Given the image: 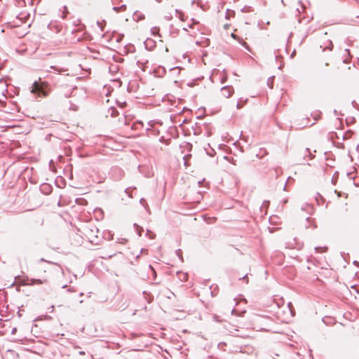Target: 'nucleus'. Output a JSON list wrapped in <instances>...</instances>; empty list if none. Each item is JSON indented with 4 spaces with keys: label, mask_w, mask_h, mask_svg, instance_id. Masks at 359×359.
I'll return each instance as SVG.
<instances>
[{
    "label": "nucleus",
    "mask_w": 359,
    "mask_h": 359,
    "mask_svg": "<svg viewBox=\"0 0 359 359\" xmlns=\"http://www.w3.org/2000/svg\"><path fill=\"white\" fill-rule=\"evenodd\" d=\"M128 306V304L126 302L123 304V306H120L119 309H121L123 310V309H126Z\"/></svg>",
    "instance_id": "23"
},
{
    "label": "nucleus",
    "mask_w": 359,
    "mask_h": 359,
    "mask_svg": "<svg viewBox=\"0 0 359 359\" xmlns=\"http://www.w3.org/2000/svg\"><path fill=\"white\" fill-rule=\"evenodd\" d=\"M157 2H161L162 0H156Z\"/></svg>",
    "instance_id": "49"
},
{
    "label": "nucleus",
    "mask_w": 359,
    "mask_h": 359,
    "mask_svg": "<svg viewBox=\"0 0 359 359\" xmlns=\"http://www.w3.org/2000/svg\"><path fill=\"white\" fill-rule=\"evenodd\" d=\"M67 287V285H63L62 287V288H65V287Z\"/></svg>",
    "instance_id": "53"
},
{
    "label": "nucleus",
    "mask_w": 359,
    "mask_h": 359,
    "mask_svg": "<svg viewBox=\"0 0 359 359\" xmlns=\"http://www.w3.org/2000/svg\"><path fill=\"white\" fill-rule=\"evenodd\" d=\"M51 187L48 184H43L41 187V190L44 194H49L50 192Z\"/></svg>",
    "instance_id": "7"
},
{
    "label": "nucleus",
    "mask_w": 359,
    "mask_h": 359,
    "mask_svg": "<svg viewBox=\"0 0 359 359\" xmlns=\"http://www.w3.org/2000/svg\"><path fill=\"white\" fill-rule=\"evenodd\" d=\"M176 254L178 256V257L180 259L181 261H183V257H182V252L181 250H176Z\"/></svg>",
    "instance_id": "16"
},
{
    "label": "nucleus",
    "mask_w": 359,
    "mask_h": 359,
    "mask_svg": "<svg viewBox=\"0 0 359 359\" xmlns=\"http://www.w3.org/2000/svg\"><path fill=\"white\" fill-rule=\"evenodd\" d=\"M353 134V131L347 130L346 133L342 134V140H346L351 138Z\"/></svg>",
    "instance_id": "6"
},
{
    "label": "nucleus",
    "mask_w": 359,
    "mask_h": 359,
    "mask_svg": "<svg viewBox=\"0 0 359 359\" xmlns=\"http://www.w3.org/2000/svg\"><path fill=\"white\" fill-rule=\"evenodd\" d=\"M305 9V6L302 4L301 1L299 2L298 7L296 8L295 13H296V18L297 19V22L300 23L302 22V18L299 17V15L303 12Z\"/></svg>",
    "instance_id": "4"
},
{
    "label": "nucleus",
    "mask_w": 359,
    "mask_h": 359,
    "mask_svg": "<svg viewBox=\"0 0 359 359\" xmlns=\"http://www.w3.org/2000/svg\"><path fill=\"white\" fill-rule=\"evenodd\" d=\"M315 155L312 154L309 148L296 149L294 152V163L297 165H310L309 163H305L304 161L313 159Z\"/></svg>",
    "instance_id": "1"
},
{
    "label": "nucleus",
    "mask_w": 359,
    "mask_h": 359,
    "mask_svg": "<svg viewBox=\"0 0 359 359\" xmlns=\"http://www.w3.org/2000/svg\"><path fill=\"white\" fill-rule=\"evenodd\" d=\"M290 178H291L290 177H288L287 181H289L290 180Z\"/></svg>",
    "instance_id": "52"
},
{
    "label": "nucleus",
    "mask_w": 359,
    "mask_h": 359,
    "mask_svg": "<svg viewBox=\"0 0 359 359\" xmlns=\"http://www.w3.org/2000/svg\"><path fill=\"white\" fill-rule=\"evenodd\" d=\"M67 13H68L67 8V6H65L62 7V15H61L62 18L65 19L66 18Z\"/></svg>",
    "instance_id": "12"
},
{
    "label": "nucleus",
    "mask_w": 359,
    "mask_h": 359,
    "mask_svg": "<svg viewBox=\"0 0 359 359\" xmlns=\"http://www.w3.org/2000/svg\"><path fill=\"white\" fill-rule=\"evenodd\" d=\"M227 11H228V12H229V13H234V11H229V10H228ZM227 15H230V13H228Z\"/></svg>",
    "instance_id": "37"
},
{
    "label": "nucleus",
    "mask_w": 359,
    "mask_h": 359,
    "mask_svg": "<svg viewBox=\"0 0 359 359\" xmlns=\"http://www.w3.org/2000/svg\"><path fill=\"white\" fill-rule=\"evenodd\" d=\"M126 241V238H121L118 241V243H121V244H124L125 242Z\"/></svg>",
    "instance_id": "27"
},
{
    "label": "nucleus",
    "mask_w": 359,
    "mask_h": 359,
    "mask_svg": "<svg viewBox=\"0 0 359 359\" xmlns=\"http://www.w3.org/2000/svg\"><path fill=\"white\" fill-rule=\"evenodd\" d=\"M214 318L215 319V320H216V321H220V320L218 319L217 316H216L214 317Z\"/></svg>",
    "instance_id": "34"
},
{
    "label": "nucleus",
    "mask_w": 359,
    "mask_h": 359,
    "mask_svg": "<svg viewBox=\"0 0 359 359\" xmlns=\"http://www.w3.org/2000/svg\"><path fill=\"white\" fill-rule=\"evenodd\" d=\"M130 189H131V188H130V187L127 188V189L125 190V192H126V194L129 197L132 198L133 196H132V194H131V192H130Z\"/></svg>",
    "instance_id": "19"
},
{
    "label": "nucleus",
    "mask_w": 359,
    "mask_h": 359,
    "mask_svg": "<svg viewBox=\"0 0 359 359\" xmlns=\"http://www.w3.org/2000/svg\"><path fill=\"white\" fill-rule=\"evenodd\" d=\"M345 51H346V53H347L348 54H350V50H349V49L346 48V49H345Z\"/></svg>",
    "instance_id": "33"
},
{
    "label": "nucleus",
    "mask_w": 359,
    "mask_h": 359,
    "mask_svg": "<svg viewBox=\"0 0 359 359\" xmlns=\"http://www.w3.org/2000/svg\"><path fill=\"white\" fill-rule=\"evenodd\" d=\"M179 18L182 21L185 20V19H184V14L183 13H182V12L179 13Z\"/></svg>",
    "instance_id": "21"
},
{
    "label": "nucleus",
    "mask_w": 359,
    "mask_h": 359,
    "mask_svg": "<svg viewBox=\"0 0 359 359\" xmlns=\"http://www.w3.org/2000/svg\"><path fill=\"white\" fill-rule=\"evenodd\" d=\"M142 18H141V16H139V17H138V19H139V20H141V19H142Z\"/></svg>",
    "instance_id": "44"
},
{
    "label": "nucleus",
    "mask_w": 359,
    "mask_h": 359,
    "mask_svg": "<svg viewBox=\"0 0 359 359\" xmlns=\"http://www.w3.org/2000/svg\"><path fill=\"white\" fill-rule=\"evenodd\" d=\"M68 292H74L75 290H74L73 287H70L67 290Z\"/></svg>",
    "instance_id": "30"
},
{
    "label": "nucleus",
    "mask_w": 359,
    "mask_h": 359,
    "mask_svg": "<svg viewBox=\"0 0 359 359\" xmlns=\"http://www.w3.org/2000/svg\"><path fill=\"white\" fill-rule=\"evenodd\" d=\"M243 107V104H241L240 102H238L236 104L237 109H241Z\"/></svg>",
    "instance_id": "29"
},
{
    "label": "nucleus",
    "mask_w": 359,
    "mask_h": 359,
    "mask_svg": "<svg viewBox=\"0 0 359 359\" xmlns=\"http://www.w3.org/2000/svg\"><path fill=\"white\" fill-rule=\"evenodd\" d=\"M83 292H81L80 293V296H83Z\"/></svg>",
    "instance_id": "48"
},
{
    "label": "nucleus",
    "mask_w": 359,
    "mask_h": 359,
    "mask_svg": "<svg viewBox=\"0 0 359 359\" xmlns=\"http://www.w3.org/2000/svg\"><path fill=\"white\" fill-rule=\"evenodd\" d=\"M327 48L330 50H332V48H333V43L332 41H329V45L327 46Z\"/></svg>",
    "instance_id": "22"
},
{
    "label": "nucleus",
    "mask_w": 359,
    "mask_h": 359,
    "mask_svg": "<svg viewBox=\"0 0 359 359\" xmlns=\"http://www.w3.org/2000/svg\"><path fill=\"white\" fill-rule=\"evenodd\" d=\"M109 111H111V116L112 117H116L118 115V111L114 108H111Z\"/></svg>",
    "instance_id": "14"
},
{
    "label": "nucleus",
    "mask_w": 359,
    "mask_h": 359,
    "mask_svg": "<svg viewBox=\"0 0 359 359\" xmlns=\"http://www.w3.org/2000/svg\"><path fill=\"white\" fill-rule=\"evenodd\" d=\"M149 43H154V41H153L152 40L147 39V40L144 42L145 46H146V47H147V46H148Z\"/></svg>",
    "instance_id": "24"
},
{
    "label": "nucleus",
    "mask_w": 359,
    "mask_h": 359,
    "mask_svg": "<svg viewBox=\"0 0 359 359\" xmlns=\"http://www.w3.org/2000/svg\"><path fill=\"white\" fill-rule=\"evenodd\" d=\"M332 183L334 184L335 183V180H334V178H332Z\"/></svg>",
    "instance_id": "42"
},
{
    "label": "nucleus",
    "mask_w": 359,
    "mask_h": 359,
    "mask_svg": "<svg viewBox=\"0 0 359 359\" xmlns=\"http://www.w3.org/2000/svg\"><path fill=\"white\" fill-rule=\"evenodd\" d=\"M136 226V230L138 232L139 236H141V231H143L142 228L137 226L136 224H134Z\"/></svg>",
    "instance_id": "18"
},
{
    "label": "nucleus",
    "mask_w": 359,
    "mask_h": 359,
    "mask_svg": "<svg viewBox=\"0 0 359 359\" xmlns=\"http://www.w3.org/2000/svg\"><path fill=\"white\" fill-rule=\"evenodd\" d=\"M268 204H269L268 201H264L261 208H262L264 206H267Z\"/></svg>",
    "instance_id": "28"
},
{
    "label": "nucleus",
    "mask_w": 359,
    "mask_h": 359,
    "mask_svg": "<svg viewBox=\"0 0 359 359\" xmlns=\"http://www.w3.org/2000/svg\"><path fill=\"white\" fill-rule=\"evenodd\" d=\"M49 69H53V70H55V71L57 72L59 74H60L61 72H65V69H63V68H59V67H56V66H50V67H49Z\"/></svg>",
    "instance_id": "11"
},
{
    "label": "nucleus",
    "mask_w": 359,
    "mask_h": 359,
    "mask_svg": "<svg viewBox=\"0 0 359 359\" xmlns=\"http://www.w3.org/2000/svg\"><path fill=\"white\" fill-rule=\"evenodd\" d=\"M306 220H307L308 222H309V220H310V217H306Z\"/></svg>",
    "instance_id": "43"
},
{
    "label": "nucleus",
    "mask_w": 359,
    "mask_h": 359,
    "mask_svg": "<svg viewBox=\"0 0 359 359\" xmlns=\"http://www.w3.org/2000/svg\"><path fill=\"white\" fill-rule=\"evenodd\" d=\"M184 30L187 31L188 29H187V28L184 27Z\"/></svg>",
    "instance_id": "50"
},
{
    "label": "nucleus",
    "mask_w": 359,
    "mask_h": 359,
    "mask_svg": "<svg viewBox=\"0 0 359 359\" xmlns=\"http://www.w3.org/2000/svg\"><path fill=\"white\" fill-rule=\"evenodd\" d=\"M76 90H78V88L76 87H75V88H72V93H71L70 95H66L65 96L67 97H70V96H74V93Z\"/></svg>",
    "instance_id": "17"
},
{
    "label": "nucleus",
    "mask_w": 359,
    "mask_h": 359,
    "mask_svg": "<svg viewBox=\"0 0 359 359\" xmlns=\"http://www.w3.org/2000/svg\"><path fill=\"white\" fill-rule=\"evenodd\" d=\"M233 93V88L231 86H224L221 88V94L225 98L230 97Z\"/></svg>",
    "instance_id": "3"
},
{
    "label": "nucleus",
    "mask_w": 359,
    "mask_h": 359,
    "mask_svg": "<svg viewBox=\"0 0 359 359\" xmlns=\"http://www.w3.org/2000/svg\"><path fill=\"white\" fill-rule=\"evenodd\" d=\"M327 248L326 247H324V248H322V247H316L315 248V250L316 252H325L327 250Z\"/></svg>",
    "instance_id": "15"
},
{
    "label": "nucleus",
    "mask_w": 359,
    "mask_h": 359,
    "mask_svg": "<svg viewBox=\"0 0 359 359\" xmlns=\"http://www.w3.org/2000/svg\"><path fill=\"white\" fill-rule=\"evenodd\" d=\"M292 53H293V57H294L295 56V55H296L295 49H293Z\"/></svg>",
    "instance_id": "32"
},
{
    "label": "nucleus",
    "mask_w": 359,
    "mask_h": 359,
    "mask_svg": "<svg viewBox=\"0 0 359 359\" xmlns=\"http://www.w3.org/2000/svg\"><path fill=\"white\" fill-rule=\"evenodd\" d=\"M46 283V280L31 278L29 280V283L28 284L30 285H34L43 284V283Z\"/></svg>",
    "instance_id": "5"
},
{
    "label": "nucleus",
    "mask_w": 359,
    "mask_h": 359,
    "mask_svg": "<svg viewBox=\"0 0 359 359\" xmlns=\"http://www.w3.org/2000/svg\"><path fill=\"white\" fill-rule=\"evenodd\" d=\"M41 262H47L46 260H45L43 258H41Z\"/></svg>",
    "instance_id": "38"
},
{
    "label": "nucleus",
    "mask_w": 359,
    "mask_h": 359,
    "mask_svg": "<svg viewBox=\"0 0 359 359\" xmlns=\"http://www.w3.org/2000/svg\"><path fill=\"white\" fill-rule=\"evenodd\" d=\"M292 36V33H290V34L289 35V38H290Z\"/></svg>",
    "instance_id": "51"
},
{
    "label": "nucleus",
    "mask_w": 359,
    "mask_h": 359,
    "mask_svg": "<svg viewBox=\"0 0 359 359\" xmlns=\"http://www.w3.org/2000/svg\"><path fill=\"white\" fill-rule=\"evenodd\" d=\"M54 309V306H52L51 308H50V310H51V311H53Z\"/></svg>",
    "instance_id": "35"
},
{
    "label": "nucleus",
    "mask_w": 359,
    "mask_h": 359,
    "mask_svg": "<svg viewBox=\"0 0 359 359\" xmlns=\"http://www.w3.org/2000/svg\"><path fill=\"white\" fill-rule=\"evenodd\" d=\"M273 81H274V77L273 76H271V77L269 78L268 80H267V85L269 86V87L270 88H273Z\"/></svg>",
    "instance_id": "13"
},
{
    "label": "nucleus",
    "mask_w": 359,
    "mask_h": 359,
    "mask_svg": "<svg viewBox=\"0 0 359 359\" xmlns=\"http://www.w3.org/2000/svg\"><path fill=\"white\" fill-rule=\"evenodd\" d=\"M124 120H125V124H127V123H126V118H124Z\"/></svg>",
    "instance_id": "45"
},
{
    "label": "nucleus",
    "mask_w": 359,
    "mask_h": 359,
    "mask_svg": "<svg viewBox=\"0 0 359 359\" xmlns=\"http://www.w3.org/2000/svg\"><path fill=\"white\" fill-rule=\"evenodd\" d=\"M290 312L292 313V302H288L287 304Z\"/></svg>",
    "instance_id": "25"
},
{
    "label": "nucleus",
    "mask_w": 359,
    "mask_h": 359,
    "mask_svg": "<svg viewBox=\"0 0 359 359\" xmlns=\"http://www.w3.org/2000/svg\"><path fill=\"white\" fill-rule=\"evenodd\" d=\"M46 72H50V69H46Z\"/></svg>",
    "instance_id": "47"
},
{
    "label": "nucleus",
    "mask_w": 359,
    "mask_h": 359,
    "mask_svg": "<svg viewBox=\"0 0 359 359\" xmlns=\"http://www.w3.org/2000/svg\"><path fill=\"white\" fill-rule=\"evenodd\" d=\"M231 313L232 315L242 316L243 314L245 313V311H243L242 312H238L236 309H233L231 310Z\"/></svg>",
    "instance_id": "10"
},
{
    "label": "nucleus",
    "mask_w": 359,
    "mask_h": 359,
    "mask_svg": "<svg viewBox=\"0 0 359 359\" xmlns=\"http://www.w3.org/2000/svg\"><path fill=\"white\" fill-rule=\"evenodd\" d=\"M323 321L325 323V324H327L328 323L325 321V318H323Z\"/></svg>",
    "instance_id": "40"
},
{
    "label": "nucleus",
    "mask_w": 359,
    "mask_h": 359,
    "mask_svg": "<svg viewBox=\"0 0 359 359\" xmlns=\"http://www.w3.org/2000/svg\"><path fill=\"white\" fill-rule=\"evenodd\" d=\"M154 30H155V31H156V27H153V28L151 29V31L153 32Z\"/></svg>",
    "instance_id": "41"
},
{
    "label": "nucleus",
    "mask_w": 359,
    "mask_h": 359,
    "mask_svg": "<svg viewBox=\"0 0 359 359\" xmlns=\"http://www.w3.org/2000/svg\"><path fill=\"white\" fill-rule=\"evenodd\" d=\"M292 315H293V316L295 315V312H294V310H293Z\"/></svg>",
    "instance_id": "46"
},
{
    "label": "nucleus",
    "mask_w": 359,
    "mask_h": 359,
    "mask_svg": "<svg viewBox=\"0 0 359 359\" xmlns=\"http://www.w3.org/2000/svg\"><path fill=\"white\" fill-rule=\"evenodd\" d=\"M18 18L19 20H22V22L26 23L27 20L29 18V14L21 13Z\"/></svg>",
    "instance_id": "8"
},
{
    "label": "nucleus",
    "mask_w": 359,
    "mask_h": 359,
    "mask_svg": "<svg viewBox=\"0 0 359 359\" xmlns=\"http://www.w3.org/2000/svg\"><path fill=\"white\" fill-rule=\"evenodd\" d=\"M192 20H193V23H192V24H190V25H188V27H187V29H189V28H192V27H193V25H194V24H198V21H196V20H194V19H193Z\"/></svg>",
    "instance_id": "20"
},
{
    "label": "nucleus",
    "mask_w": 359,
    "mask_h": 359,
    "mask_svg": "<svg viewBox=\"0 0 359 359\" xmlns=\"http://www.w3.org/2000/svg\"><path fill=\"white\" fill-rule=\"evenodd\" d=\"M31 92L33 94H35L39 97H45L47 95V93L45 90V89L41 86V85L40 83H39L36 81H35L33 83V85L32 86Z\"/></svg>",
    "instance_id": "2"
},
{
    "label": "nucleus",
    "mask_w": 359,
    "mask_h": 359,
    "mask_svg": "<svg viewBox=\"0 0 359 359\" xmlns=\"http://www.w3.org/2000/svg\"><path fill=\"white\" fill-rule=\"evenodd\" d=\"M54 309V306H52L51 308H50V310H51V311H53Z\"/></svg>",
    "instance_id": "36"
},
{
    "label": "nucleus",
    "mask_w": 359,
    "mask_h": 359,
    "mask_svg": "<svg viewBox=\"0 0 359 359\" xmlns=\"http://www.w3.org/2000/svg\"><path fill=\"white\" fill-rule=\"evenodd\" d=\"M307 208H308L309 209H311V210H312V209H313V208H312L311 206H309V205H307Z\"/></svg>",
    "instance_id": "39"
},
{
    "label": "nucleus",
    "mask_w": 359,
    "mask_h": 359,
    "mask_svg": "<svg viewBox=\"0 0 359 359\" xmlns=\"http://www.w3.org/2000/svg\"><path fill=\"white\" fill-rule=\"evenodd\" d=\"M126 8V6L124 4L121 6H118H118L113 7V10L115 11L116 12H120L122 11H124Z\"/></svg>",
    "instance_id": "9"
},
{
    "label": "nucleus",
    "mask_w": 359,
    "mask_h": 359,
    "mask_svg": "<svg viewBox=\"0 0 359 359\" xmlns=\"http://www.w3.org/2000/svg\"><path fill=\"white\" fill-rule=\"evenodd\" d=\"M140 203L145 207V200L144 198H141L140 201Z\"/></svg>",
    "instance_id": "26"
},
{
    "label": "nucleus",
    "mask_w": 359,
    "mask_h": 359,
    "mask_svg": "<svg viewBox=\"0 0 359 359\" xmlns=\"http://www.w3.org/2000/svg\"><path fill=\"white\" fill-rule=\"evenodd\" d=\"M242 279H243V280H246V283H248V278H247V276H246V275H245V276H244L242 278Z\"/></svg>",
    "instance_id": "31"
}]
</instances>
